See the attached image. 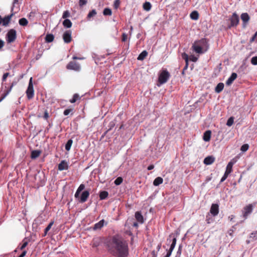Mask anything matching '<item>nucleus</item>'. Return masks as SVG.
Instances as JSON below:
<instances>
[{
    "label": "nucleus",
    "instance_id": "obj_41",
    "mask_svg": "<svg viewBox=\"0 0 257 257\" xmlns=\"http://www.w3.org/2000/svg\"><path fill=\"white\" fill-rule=\"evenodd\" d=\"M250 238H252L253 240L257 239V231H254L250 233Z\"/></svg>",
    "mask_w": 257,
    "mask_h": 257
},
{
    "label": "nucleus",
    "instance_id": "obj_19",
    "mask_svg": "<svg viewBox=\"0 0 257 257\" xmlns=\"http://www.w3.org/2000/svg\"><path fill=\"white\" fill-rule=\"evenodd\" d=\"M104 220L103 219L101 220L94 225L93 227V230H96L100 229L104 226Z\"/></svg>",
    "mask_w": 257,
    "mask_h": 257
},
{
    "label": "nucleus",
    "instance_id": "obj_50",
    "mask_svg": "<svg viewBox=\"0 0 257 257\" xmlns=\"http://www.w3.org/2000/svg\"><path fill=\"white\" fill-rule=\"evenodd\" d=\"M28 245V242L27 241H24L22 245L21 246L20 249L21 250L24 249Z\"/></svg>",
    "mask_w": 257,
    "mask_h": 257
},
{
    "label": "nucleus",
    "instance_id": "obj_2",
    "mask_svg": "<svg viewBox=\"0 0 257 257\" xmlns=\"http://www.w3.org/2000/svg\"><path fill=\"white\" fill-rule=\"evenodd\" d=\"M209 48V44L206 39L203 38L198 41H195L193 45V50L198 54H203L205 53Z\"/></svg>",
    "mask_w": 257,
    "mask_h": 257
},
{
    "label": "nucleus",
    "instance_id": "obj_4",
    "mask_svg": "<svg viewBox=\"0 0 257 257\" xmlns=\"http://www.w3.org/2000/svg\"><path fill=\"white\" fill-rule=\"evenodd\" d=\"M254 206V205L249 204L243 207L242 210V213L244 219H246L248 215L252 213Z\"/></svg>",
    "mask_w": 257,
    "mask_h": 257
},
{
    "label": "nucleus",
    "instance_id": "obj_48",
    "mask_svg": "<svg viewBox=\"0 0 257 257\" xmlns=\"http://www.w3.org/2000/svg\"><path fill=\"white\" fill-rule=\"evenodd\" d=\"M85 188V186L84 184H81L80 185L79 187L78 188L77 190L78 191L81 192Z\"/></svg>",
    "mask_w": 257,
    "mask_h": 257
},
{
    "label": "nucleus",
    "instance_id": "obj_59",
    "mask_svg": "<svg viewBox=\"0 0 257 257\" xmlns=\"http://www.w3.org/2000/svg\"><path fill=\"white\" fill-rule=\"evenodd\" d=\"M4 42L2 40H0V49L4 46Z\"/></svg>",
    "mask_w": 257,
    "mask_h": 257
},
{
    "label": "nucleus",
    "instance_id": "obj_39",
    "mask_svg": "<svg viewBox=\"0 0 257 257\" xmlns=\"http://www.w3.org/2000/svg\"><path fill=\"white\" fill-rule=\"evenodd\" d=\"M123 181V179L121 177H117L114 181V183L116 185H120Z\"/></svg>",
    "mask_w": 257,
    "mask_h": 257
},
{
    "label": "nucleus",
    "instance_id": "obj_54",
    "mask_svg": "<svg viewBox=\"0 0 257 257\" xmlns=\"http://www.w3.org/2000/svg\"><path fill=\"white\" fill-rule=\"evenodd\" d=\"M26 253L27 251L26 250H24L18 257H24L26 255Z\"/></svg>",
    "mask_w": 257,
    "mask_h": 257
},
{
    "label": "nucleus",
    "instance_id": "obj_1",
    "mask_svg": "<svg viewBox=\"0 0 257 257\" xmlns=\"http://www.w3.org/2000/svg\"><path fill=\"white\" fill-rule=\"evenodd\" d=\"M108 251L116 257H126L128 254L127 241L121 236H113L107 244Z\"/></svg>",
    "mask_w": 257,
    "mask_h": 257
},
{
    "label": "nucleus",
    "instance_id": "obj_61",
    "mask_svg": "<svg viewBox=\"0 0 257 257\" xmlns=\"http://www.w3.org/2000/svg\"><path fill=\"white\" fill-rule=\"evenodd\" d=\"M191 60L193 62H196L197 60V58L195 57H193Z\"/></svg>",
    "mask_w": 257,
    "mask_h": 257
},
{
    "label": "nucleus",
    "instance_id": "obj_11",
    "mask_svg": "<svg viewBox=\"0 0 257 257\" xmlns=\"http://www.w3.org/2000/svg\"><path fill=\"white\" fill-rule=\"evenodd\" d=\"M176 241H177L176 236H175L174 235H173V238H172V242L170 245V248L169 250H167V254L164 257H170V255L172 253V252L176 245Z\"/></svg>",
    "mask_w": 257,
    "mask_h": 257
},
{
    "label": "nucleus",
    "instance_id": "obj_29",
    "mask_svg": "<svg viewBox=\"0 0 257 257\" xmlns=\"http://www.w3.org/2000/svg\"><path fill=\"white\" fill-rule=\"evenodd\" d=\"M63 25L64 27L69 28L72 26V23L69 19H65L63 22Z\"/></svg>",
    "mask_w": 257,
    "mask_h": 257
},
{
    "label": "nucleus",
    "instance_id": "obj_55",
    "mask_svg": "<svg viewBox=\"0 0 257 257\" xmlns=\"http://www.w3.org/2000/svg\"><path fill=\"white\" fill-rule=\"evenodd\" d=\"M256 36H257L254 34L253 35V36L252 37V38L250 39V43L253 42L255 40V37H256Z\"/></svg>",
    "mask_w": 257,
    "mask_h": 257
},
{
    "label": "nucleus",
    "instance_id": "obj_62",
    "mask_svg": "<svg viewBox=\"0 0 257 257\" xmlns=\"http://www.w3.org/2000/svg\"><path fill=\"white\" fill-rule=\"evenodd\" d=\"M181 247L180 246L179 248V249H178V250L177 251V254L180 255L181 254Z\"/></svg>",
    "mask_w": 257,
    "mask_h": 257
},
{
    "label": "nucleus",
    "instance_id": "obj_43",
    "mask_svg": "<svg viewBox=\"0 0 257 257\" xmlns=\"http://www.w3.org/2000/svg\"><path fill=\"white\" fill-rule=\"evenodd\" d=\"M251 63L252 64V65H257V56H254V57H253L251 59Z\"/></svg>",
    "mask_w": 257,
    "mask_h": 257
},
{
    "label": "nucleus",
    "instance_id": "obj_36",
    "mask_svg": "<svg viewBox=\"0 0 257 257\" xmlns=\"http://www.w3.org/2000/svg\"><path fill=\"white\" fill-rule=\"evenodd\" d=\"M54 224V221H51V222H50V223L48 224V225L46 227V228L45 229V231H44V236H45L48 231L51 229L52 226Z\"/></svg>",
    "mask_w": 257,
    "mask_h": 257
},
{
    "label": "nucleus",
    "instance_id": "obj_63",
    "mask_svg": "<svg viewBox=\"0 0 257 257\" xmlns=\"http://www.w3.org/2000/svg\"><path fill=\"white\" fill-rule=\"evenodd\" d=\"M207 217H208L207 216ZM206 221H207V223H210V219L209 218H207Z\"/></svg>",
    "mask_w": 257,
    "mask_h": 257
},
{
    "label": "nucleus",
    "instance_id": "obj_8",
    "mask_svg": "<svg viewBox=\"0 0 257 257\" xmlns=\"http://www.w3.org/2000/svg\"><path fill=\"white\" fill-rule=\"evenodd\" d=\"M230 24L229 28L236 27L239 23V19L236 13H234L229 19Z\"/></svg>",
    "mask_w": 257,
    "mask_h": 257
},
{
    "label": "nucleus",
    "instance_id": "obj_37",
    "mask_svg": "<svg viewBox=\"0 0 257 257\" xmlns=\"http://www.w3.org/2000/svg\"><path fill=\"white\" fill-rule=\"evenodd\" d=\"M79 98V96L78 94L75 93L73 95V98L70 100V102L73 103L76 101L77 99Z\"/></svg>",
    "mask_w": 257,
    "mask_h": 257
},
{
    "label": "nucleus",
    "instance_id": "obj_47",
    "mask_svg": "<svg viewBox=\"0 0 257 257\" xmlns=\"http://www.w3.org/2000/svg\"><path fill=\"white\" fill-rule=\"evenodd\" d=\"M72 111V109H66L64 111V114L65 115H68Z\"/></svg>",
    "mask_w": 257,
    "mask_h": 257
},
{
    "label": "nucleus",
    "instance_id": "obj_18",
    "mask_svg": "<svg viewBox=\"0 0 257 257\" xmlns=\"http://www.w3.org/2000/svg\"><path fill=\"white\" fill-rule=\"evenodd\" d=\"M237 74L236 73H232L231 76L228 78L226 82V84L228 86L231 85L233 81L237 78Z\"/></svg>",
    "mask_w": 257,
    "mask_h": 257
},
{
    "label": "nucleus",
    "instance_id": "obj_25",
    "mask_svg": "<svg viewBox=\"0 0 257 257\" xmlns=\"http://www.w3.org/2000/svg\"><path fill=\"white\" fill-rule=\"evenodd\" d=\"M148 52L147 51L144 50L141 53V54L139 55L138 57V60H143L145 59V58L148 55Z\"/></svg>",
    "mask_w": 257,
    "mask_h": 257
},
{
    "label": "nucleus",
    "instance_id": "obj_51",
    "mask_svg": "<svg viewBox=\"0 0 257 257\" xmlns=\"http://www.w3.org/2000/svg\"><path fill=\"white\" fill-rule=\"evenodd\" d=\"M9 75V73H5L3 76V78H2V80L3 81H6L7 77Z\"/></svg>",
    "mask_w": 257,
    "mask_h": 257
},
{
    "label": "nucleus",
    "instance_id": "obj_15",
    "mask_svg": "<svg viewBox=\"0 0 257 257\" xmlns=\"http://www.w3.org/2000/svg\"><path fill=\"white\" fill-rule=\"evenodd\" d=\"M219 206L217 204H212L210 210V213L214 216H216L218 214Z\"/></svg>",
    "mask_w": 257,
    "mask_h": 257
},
{
    "label": "nucleus",
    "instance_id": "obj_3",
    "mask_svg": "<svg viewBox=\"0 0 257 257\" xmlns=\"http://www.w3.org/2000/svg\"><path fill=\"white\" fill-rule=\"evenodd\" d=\"M170 76L169 72L166 70H163L159 74L158 82L160 85L164 84L167 82Z\"/></svg>",
    "mask_w": 257,
    "mask_h": 257
},
{
    "label": "nucleus",
    "instance_id": "obj_44",
    "mask_svg": "<svg viewBox=\"0 0 257 257\" xmlns=\"http://www.w3.org/2000/svg\"><path fill=\"white\" fill-rule=\"evenodd\" d=\"M182 57L183 59L185 60V62H188L189 59H188V56L187 54L185 53H184L182 54Z\"/></svg>",
    "mask_w": 257,
    "mask_h": 257
},
{
    "label": "nucleus",
    "instance_id": "obj_45",
    "mask_svg": "<svg viewBox=\"0 0 257 257\" xmlns=\"http://www.w3.org/2000/svg\"><path fill=\"white\" fill-rule=\"evenodd\" d=\"M120 5V1L119 0H115L114 2V7L115 9H117Z\"/></svg>",
    "mask_w": 257,
    "mask_h": 257
},
{
    "label": "nucleus",
    "instance_id": "obj_53",
    "mask_svg": "<svg viewBox=\"0 0 257 257\" xmlns=\"http://www.w3.org/2000/svg\"><path fill=\"white\" fill-rule=\"evenodd\" d=\"M43 117L45 119H47L48 118V117H49V114H48L47 111H45Z\"/></svg>",
    "mask_w": 257,
    "mask_h": 257
},
{
    "label": "nucleus",
    "instance_id": "obj_57",
    "mask_svg": "<svg viewBox=\"0 0 257 257\" xmlns=\"http://www.w3.org/2000/svg\"><path fill=\"white\" fill-rule=\"evenodd\" d=\"M154 168V166L153 165H151L149 166H148L147 169L148 170H151Z\"/></svg>",
    "mask_w": 257,
    "mask_h": 257
},
{
    "label": "nucleus",
    "instance_id": "obj_28",
    "mask_svg": "<svg viewBox=\"0 0 257 257\" xmlns=\"http://www.w3.org/2000/svg\"><path fill=\"white\" fill-rule=\"evenodd\" d=\"M41 152L39 150L33 151L31 153V158L36 159L40 155Z\"/></svg>",
    "mask_w": 257,
    "mask_h": 257
},
{
    "label": "nucleus",
    "instance_id": "obj_12",
    "mask_svg": "<svg viewBox=\"0 0 257 257\" xmlns=\"http://www.w3.org/2000/svg\"><path fill=\"white\" fill-rule=\"evenodd\" d=\"M71 31L67 30L65 32L63 35V39L65 43H69L72 40L71 38Z\"/></svg>",
    "mask_w": 257,
    "mask_h": 257
},
{
    "label": "nucleus",
    "instance_id": "obj_46",
    "mask_svg": "<svg viewBox=\"0 0 257 257\" xmlns=\"http://www.w3.org/2000/svg\"><path fill=\"white\" fill-rule=\"evenodd\" d=\"M86 3H87L86 0H79V6L80 7H82L83 6L85 5L86 4Z\"/></svg>",
    "mask_w": 257,
    "mask_h": 257
},
{
    "label": "nucleus",
    "instance_id": "obj_6",
    "mask_svg": "<svg viewBox=\"0 0 257 257\" xmlns=\"http://www.w3.org/2000/svg\"><path fill=\"white\" fill-rule=\"evenodd\" d=\"M26 94L29 99H32L34 97V90L33 88V84L32 82V77L30 79L29 85L26 90Z\"/></svg>",
    "mask_w": 257,
    "mask_h": 257
},
{
    "label": "nucleus",
    "instance_id": "obj_56",
    "mask_svg": "<svg viewBox=\"0 0 257 257\" xmlns=\"http://www.w3.org/2000/svg\"><path fill=\"white\" fill-rule=\"evenodd\" d=\"M80 193V192L78 191V190L76 191L74 195V196L76 198L79 197Z\"/></svg>",
    "mask_w": 257,
    "mask_h": 257
},
{
    "label": "nucleus",
    "instance_id": "obj_33",
    "mask_svg": "<svg viewBox=\"0 0 257 257\" xmlns=\"http://www.w3.org/2000/svg\"><path fill=\"white\" fill-rule=\"evenodd\" d=\"M54 37L52 34H47L45 37V40L48 43H50L53 41Z\"/></svg>",
    "mask_w": 257,
    "mask_h": 257
},
{
    "label": "nucleus",
    "instance_id": "obj_17",
    "mask_svg": "<svg viewBox=\"0 0 257 257\" xmlns=\"http://www.w3.org/2000/svg\"><path fill=\"white\" fill-rule=\"evenodd\" d=\"M89 196V192L88 191H84L82 192L80 198L79 200V202L80 203H84L86 201L87 198Z\"/></svg>",
    "mask_w": 257,
    "mask_h": 257
},
{
    "label": "nucleus",
    "instance_id": "obj_52",
    "mask_svg": "<svg viewBox=\"0 0 257 257\" xmlns=\"http://www.w3.org/2000/svg\"><path fill=\"white\" fill-rule=\"evenodd\" d=\"M127 36L125 33H123L122 35V41L125 42L127 39Z\"/></svg>",
    "mask_w": 257,
    "mask_h": 257
},
{
    "label": "nucleus",
    "instance_id": "obj_27",
    "mask_svg": "<svg viewBox=\"0 0 257 257\" xmlns=\"http://www.w3.org/2000/svg\"><path fill=\"white\" fill-rule=\"evenodd\" d=\"M97 13L95 10H92L91 11H90L87 16V19L88 21H90L91 20V18L95 17Z\"/></svg>",
    "mask_w": 257,
    "mask_h": 257
},
{
    "label": "nucleus",
    "instance_id": "obj_21",
    "mask_svg": "<svg viewBox=\"0 0 257 257\" xmlns=\"http://www.w3.org/2000/svg\"><path fill=\"white\" fill-rule=\"evenodd\" d=\"M135 217L139 222L141 223H143L144 222V217L140 212L138 211L136 212Z\"/></svg>",
    "mask_w": 257,
    "mask_h": 257
},
{
    "label": "nucleus",
    "instance_id": "obj_16",
    "mask_svg": "<svg viewBox=\"0 0 257 257\" xmlns=\"http://www.w3.org/2000/svg\"><path fill=\"white\" fill-rule=\"evenodd\" d=\"M68 164L66 161L63 160L58 165V170L59 171H63L64 170H67L68 169Z\"/></svg>",
    "mask_w": 257,
    "mask_h": 257
},
{
    "label": "nucleus",
    "instance_id": "obj_40",
    "mask_svg": "<svg viewBox=\"0 0 257 257\" xmlns=\"http://www.w3.org/2000/svg\"><path fill=\"white\" fill-rule=\"evenodd\" d=\"M248 148L249 146L248 144H244L241 147L240 150L242 152H245L248 149Z\"/></svg>",
    "mask_w": 257,
    "mask_h": 257
},
{
    "label": "nucleus",
    "instance_id": "obj_23",
    "mask_svg": "<svg viewBox=\"0 0 257 257\" xmlns=\"http://www.w3.org/2000/svg\"><path fill=\"white\" fill-rule=\"evenodd\" d=\"M163 182V179L160 177H157L153 182V184L155 186H159Z\"/></svg>",
    "mask_w": 257,
    "mask_h": 257
},
{
    "label": "nucleus",
    "instance_id": "obj_9",
    "mask_svg": "<svg viewBox=\"0 0 257 257\" xmlns=\"http://www.w3.org/2000/svg\"><path fill=\"white\" fill-rule=\"evenodd\" d=\"M66 68L69 70L79 71L80 69V65L75 62H70L67 65Z\"/></svg>",
    "mask_w": 257,
    "mask_h": 257
},
{
    "label": "nucleus",
    "instance_id": "obj_14",
    "mask_svg": "<svg viewBox=\"0 0 257 257\" xmlns=\"http://www.w3.org/2000/svg\"><path fill=\"white\" fill-rule=\"evenodd\" d=\"M15 15V13H12L11 15L6 16L5 18H2V23L3 26H7L10 22L12 17Z\"/></svg>",
    "mask_w": 257,
    "mask_h": 257
},
{
    "label": "nucleus",
    "instance_id": "obj_5",
    "mask_svg": "<svg viewBox=\"0 0 257 257\" xmlns=\"http://www.w3.org/2000/svg\"><path fill=\"white\" fill-rule=\"evenodd\" d=\"M17 38L16 31L14 29L10 30L7 35L6 40L8 43H11L15 41Z\"/></svg>",
    "mask_w": 257,
    "mask_h": 257
},
{
    "label": "nucleus",
    "instance_id": "obj_35",
    "mask_svg": "<svg viewBox=\"0 0 257 257\" xmlns=\"http://www.w3.org/2000/svg\"><path fill=\"white\" fill-rule=\"evenodd\" d=\"M103 14L104 16H111L112 15V11L109 8H105L103 11Z\"/></svg>",
    "mask_w": 257,
    "mask_h": 257
},
{
    "label": "nucleus",
    "instance_id": "obj_26",
    "mask_svg": "<svg viewBox=\"0 0 257 257\" xmlns=\"http://www.w3.org/2000/svg\"><path fill=\"white\" fill-rule=\"evenodd\" d=\"M190 18L191 19H192L193 20H197L199 18V14H198V12L195 11L192 12L190 14Z\"/></svg>",
    "mask_w": 257,
    "mask_h": 257
},
{
    "label": "nucleus",
    "instance_id": "obj_38",
    "mask_svg": "<svg viewBox=\"0 0 257 257\" xmlns=\"http://www.w3.org/2000/svg\"><path fill=\"white\" fill-rule=\"evenodd\" d=\"M234 122V117L231 116L229 117L226 122V125L228 126H231Z\"/></svg>",
    "mask_w": 257,
    "mask_h": 257
},
{
    "label": "nucleus",
    "instance_id": "obj_31",
    "mask_svg": "<svg viewBox=\"0 0 257 257\" xmlns=\"http://www.w3.org/2000/svg\"><path fill=\"white\" fill-rule=\"evenodd\" d=\"M152 7V5L150 2H146L143 4V9L146 11H149Z\"/></svg>",
    "mask_w": 257,
    "mask_h": 257
},
{
    "label": "nucleus",
    "instance_id": "obj_10",
    "mask_svg": "<svg viewBox=\"0 0 257 257\" xmlns=\"http://www.w3.org/2000/svg\"><path fill=\"white\" fill-rule=\"evenodd\" d=\"M15 82H13L10 87L8 88L7 86H5V88L4 90L3 93L1 95V98H0V101L3 100L11 92L13 87L16 84Z\"/></svg>",
    "mask_w": 257,
    "mask_h": 257
},
{
    "label": "nucleus",
    "instance_id": "obj_13",
    "mask_svg": "<svg viewBox=\"0 0 257 257\" xmlns=\"http://www.w3.org/2000/svg\"><path fill=\"white\" fill-rule=\"evenodd\" d=\"M240 18L242 21L243 27L245 28L250 19V17L247 13H244L241 15Z\"/></svg>",
    "mask_w": 257,
    "mask_h": 257
},
{
    "label": "nucleus",
    "instance_id": "obj_20",
    "mask_svg": "<svg viewBox=\"0 0 257 257\" xmlns=\"http://www.w3.org/2000/svg\"><path fill=\"white\" fill-rule=\"evenodd\" d=\"M215 161V158L212 156H208L204 160V163L207 165L212 164Z\"/></svg>",
    "mask_w": 257,
    "mask_h": 257
},
{
    "label": "nucleus",
    "instance_id": "obj_58",
    "mask_svg": "<svg viewBox=\"0 0 257 257\" xmlns=\"http://www.w3.org/2000/svg\"><path fill=\"white\" fill-rule=\"evenodd\" d=\"M73 59H74V60H77V59L82 60V59H84V58L83 57L80 58V57H77L76 56H73Z\"/></svg>",
    "mask_w": 257,
    "mask_h": 257
},
{
    "label": "nucleus",
    "instance_id": "obj_49",
    "mask_svg": "<svg viewBox=\"0 0 257 257\" xmlns=\"http://www.w3.org/2000/svg\"><path fill=\"white\" fill-rule=\"evenodd\" d=\"M18 4V0H14L13 4V7L11 9V11L13 12L14 9V7H15L16 5Z\"/></svg>",
    "mask_w": 257,
    "mask_h": 257
},
{
    "label": "nucleus",
    "instance_id": "obj_32",
    "mask_svg": "<svg viewBox=\"0 0 257 257\" xmlns=\"http://www.w3.org/2000/svg\"><path fill=\"white\" fill-rule=\"evenodd\" d=\"M19 23L21 26H26L28 24V21L26 18H21L19 21Z\"/></svg>",
    "mask_w": 257,
    "mask_h": 257
},
{
    "label": "nucleus",
    "instance_id": "obj_30",
    "mask_svg": "<svg viewBox=\"0 0 257 257\" xmlns=\"http://www.w3.org/2000/svg\"><path fill=\"white\" fill-rule=\"evenodd\" d=\"M108 193L107 191H101V192H100V193L99 194L100 199L104 200L108 197Z\"/></svg>",
    "mask_w": 257,
    "mask_h": 257
},
{
    "label": "nucleus",
    "instance_id": "obj_64",
    "mask_svg": "<svg viewBox=\"0 0 257 257\" xmlns=\"http://www.w3.org/2000/svg\"><path fill=\"white\" fill-rule=\"evenodd\" d=\"M134 226H135V227H138V223H137V222H135V223H134Z\"/></svg>",
    "mask_w": 257,
    "mask_h": 257
},
{
    "label": "nucleus",
    "instance_id": "obj_42",
    "mask_svg": "<svg viewBox=\"0 0 257 257\" xmlns=\"http://www.w3.org/2000/svg\"><path fill=\"white\" fill-rule=\"evenodd\" d=\"M70 16V14L69 12L68 11H65L63 12L62 18L67 19L66 18L69 17Z\"/></svg>",
    "mask_w": 257,
    "mask_h": 257
},
{
    "label": "nucleus",
    "instance_id": "obj_60",
    "mask_svg": "<svg viewBox=\"0 0 257 257\" xmlns=\"http://www.w3.org/2000/svg\"><path fill=\"white\" fill-rule=\"evenodd\" d=\"M186 63V65L184 68V70H186L187 68H188V62H185Z\"/></svg>",
    "mask_w": 257,
    "mask_h": 257
},
{
    "label": "nucleus",
    "instance_id": "obj_22",
    "mask_svg": "<svg viewBox=\"0 0 257 257\" xmlns=\"http://www.w3.org/2000/svg\"><path fill=\"white\" fill-rule=\"evenodd\" d=\"M211 132L210 131H206L203 134V140L205 142H208L210 140Z\"/></svg>",
    "mask_w": 257,
    "mask_h": 257
},
{
    "label": "nucleus",
    "instance_id": "obj_24",
    "mask_svg": "<svg viewBox=\"0 0 257 257\" xmlns=\"http://www.w3.org/2000/svg\"><path fill=\"white\" fill-rule=\"evenodd\" d=\"M224 88V84L223 83H219L215 88L216 93H220Z\"/></svg>",
    "mask_w": 257,
    "mask_h": 257
},
{
    "label": "nucleus",
    "instance_id": "obj_34",
    "mask_svg": "<svg viewBox=\"0 0 257 257\" xmlns=\"http://www.w3.org/2000/svg\"><path fill=\"white\" fill-rule=\"evenodd\" d=\"M72 143L73 141L71 139H70L67 141L65 145V150L66 151H69L70 150Z\"/></svg>",
    "mask_w": 257,
    "mask_h": 257
},
{
    "label": "nucleus",
    "instance_id": "obj_7",
    "mask_svg": "<svg viewBox=\"0 0 257 257\" xmlns=\"http://www.w3.org/2000/svg\"><path fill=\"white\" fill-rule=\"evenodd\" d=\"M233 164L234 162H232V161H230L228 163L226 168V171L220 180V183L224 181L227 178L228 175L232 172V168Z\"/></svg>",
    "mask_w": 257,
    "mask_h": 257
}]
</instances>
